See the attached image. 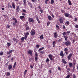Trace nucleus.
<instances>
[{
    "mask_svg": "<svg viewBox=\"0 0 78 78\" xmlns=\"http://www.w3.org/2000/svg\"><path fill=\"white\" fill-rule=\"evenodd\" d=\"M64 44L66 46H69L71 44V42L69 41L63 42Z\"/></svg>",
    "mask_w": 78,
    "mask_h": 78,
    "instance_id": "nucleus-1",
    "label": "nucleus"
},
{
    "mask_svg": "<svg viewBox=\"0 0 78 78\" xmlns=\"http://www.w3.org/2000/svg\"><path fill=\"white\" fill-rule=\"evenodd\" d=\"M66 20V18L62 17H60L59 19V21L61 23H63L64 22V20Z\"/></svg>",
    "mask_w": 78,
    "mask_h": 78,
    "instance_id": "nucleus-2",
    "label": "nucleus"
},
{
    "mask_svg": "<svg viewBox=\"0 0 78 78\" xmlns=\"http://www.w3.org/2000/svg\"><path fill=\"white\" fill-rule=\"evenodd\" d=\"M49 58L50 59L51 61H53V58H55V56H53L51 54H49L48 55Z\"/></svg>",
    "mask_w": 78,
    "mask_h": 78,
    "instance_id": "nucleus-3",
    "label": "nucleus"
},
{
    "mask_svg": "<svg viewBox=\"0 0 78 78\" xmlns=\"http://www.w3.org/2000/svg\"><path fill=\"white\" fill-rule=\"evenodd\" d=\"M12 20H15V22L14 23H13V25H16V23H17V20L16 19V18L15 17L12 18Z\"/></svg>",
    "mask_w": 78,
    "mask_h": 78,
    "instance_id": "nucleus-4",
    "label": "nucleus"
},
{
    "mask_svg": "<svg viewBox=\"0 0 78 78\" xmlns=\"http://www.w3.org/2000/svg\"><path fill=\"white\" fill-rule=\"evenodd\" d=\"M31 36H34L35 34V30L34 29H32L30 32Z\"/></svg>",
    "mask_w": 78,
    "mask_h": 78,
    "instance_id": "nucleus-5",
    "label": "nucleus"
},
{
    "mask_svg": "<svg viewBox=\"0 0 78 78\" xmlns=\"http://www.w3.org/2000/svg\"><path fill=\"white\" fill-rule=\"evenodd\" d=\"M65 16L66 17H72V16L68 13H66L65 14Z\"/></svg>",
    "mask_w": 78,
    "mask_h": 78,
    "instance_id": "nucleus-6",
    "label": "nucleus"
},
{
    "mask_svg": "<svg viewBox=\"0 0 78 78\" xmlns=\"http://www.w3.org/2000/svg\"><path fill=\"white\" fill-rule=\"evenodd\" d=\"M73 55L72 53L70 54L68 56V60H70L71 58V57Z\"/></svg>",
    "mask_w": 78,
    "mask_h": 78,
    "instance_id": "nucleus-7",
    "label": "nucleus"
},
{
    "mask_svg": "<svg viewBox=\"0 0 78 78\" xmlns=\"http://www.w3.org/2000/svg\"><path fill=\"white\" fill-rule=\"evenodd\" d=\"M28 21L29 22H34V20L32 18H28Z\"/></svg>",
    "mask_w": 78,
    "mask_h": 78,
    "instance_id": "nucleus-8",
    "label": "nucleus"
},
{
    "mask_svg": "<svg viewBox=\"0 0 78 78\" xmlns=\"http://www.w3.org/2000/svg\"><path fill=\"white\" fill-rule=\"evenodd\" d=\"M33 51H32V50H30L28 51V54H29V55H33Z\"/></svg>",
    "mask_w": 78,
    "mask_h": 78,
    "instance_id": "nucleus-9",
    "label": "nucleus"
},
{
    "mask_svg": "<svg viewBox=\"0 0 78 78\" xmlns=\"http://www.w3.org/2000/svg\"><path fill=\"white\" fill-rule=\"evenodd\" d=\"M60 55L61 56H62V58H64V53H63V51H62L60 52Z\"/></svg>",
    "mask_w": 78,
    "mask_h": 78,
    "instance_id": "nucleus-10",
    "label": "nucleus"
},
{
    "mask_svg": "<svg viewBox=\"0 0 78 78\" xmlns=\"http://www.w3.org/2000/svg\"><path fill=\"white\" fill-rule=\"evenodd\" d=\"M16 12H19V11H20V8L19 6H17V7L16 8Z\"/></svg>",
    "mask_w": 78,
    "mask_h": 78,
    "instance_id": "nucleus-11",
    "label": "nucleus"
},
{
    "mask_svg": "<svg viewBox=\"0 0 78 78\" xmlns=\"http://www.w3.org/2000/svg\"><path fill=\"white\" fill-rule=\"evenodd\" d=\"M55 38H57L58 37V33L57 32H55L54 34Z\"/></svg>",
    "mask_w": 78,
    "mask_h": 78,
    "instance_id": "nucleus-12",
    "label": "nucleus"
},
{
    "mask_svg": "<svg viewBox=\"0 0 78 78\" xmlns=\"http://www.w3.org/2000/svg\"><path fill=\"white\" fill-rule=\"evenodd\" d=\"M20 19H21L22 20H24V19H25V16H20Z\"/></svg>",
    "mask_w": 78,
    "mask_h": 78,
    "instance_id": "nucleus-13",
    "label": "nucleus"
},
{
    "mask_svg": "<svg viewBox=\"0 0 78 78\" xmlns=\"http://www.w3.org/2000/svg\"><path fill=\"white\" fill-rule=\"evenodd\" d=\"M62 61L64 64H67V62H66V61H65L64 59H62Z\"/></svg>",
    "mask_w": 78,
    "mask_h": 78,
    "instance_id": "nucleus-14",
    "label": "nucleus"
},
{
    "mask_svg": "<svg viewBox=\"0 0 78 78\" xmlns=\"http://www.w3.org/2000/svg\"><path fill=\"white\" fill-rule=\"evenodd\" d=\"M69 24H70V22L69 21H66L65 23V25L66 26L69 25Z\"/></svg>",
    "mask_w": 78,
    "mask_h": 78,
    "instance_id": "nucleus-15",
    "label": "nucleus"
},
{
    "mask_svg": "<svg viewBox=\"0 0 78 78\" xmlns=\"http://www.w3.org/2000/svg\"><path fill=\"white\" fill-rule=\"evenodd\" d=\"M55 44H56V41H54L52 43V45H53V47H55Z\"/></svg>",
    "mask_w": 78,
    "mask_h": 78,
    "instance_id": "nucleus-16",
    "label": "nucleus"
},
{
    "mask_svg": "<svg viewBox=\"0 0 78 78\" xmlns=\"http://www.w3.org/2000/svg\"><path fill=\"white\" fill-rule=\"evenodd\" d=\"M13 50H9V52L7 54V55H9L10 54V53H12V51H13Z\"/></svg>",
    "mask_w": 78,
    "mask_h": 78,
    "instance_id": "nucleus-17",
    "label": "nucleus"
},
{
    "mask_svg": "<svg viewBox=\"0 0 78 78\" xmlns=\"http://www.w3.org/2000/svg\"><path fill=\"white\" fill-rule=\"evenodd\" d=\"M48 20H49L50 21L51 20V16H48Z\"/></svg>",
    "mask_w": 78,
    "mask_h": 78,
    "instance_id": "nucleus-18",
    "label": "nucleus"
},
{
    "mask_svg": "<svg viewBox=\"0 0 78 78\" xmlns=\"http://www.w3.org/2000/svg\"><path fill=\"white\" fill-rule=\"evenodd\" d=\"M29 5H30V8H33V5H32V4L31 3L29 2L28 3Z\"/></svg>",
    "mask_w": 78,
    "mask_h": 78,
    "instance_id": "nucleus-19",
    "label": "nucleus"
},
{
    "mask_svg": "<svg viewBox=\"0 0 78 78\" xmlns=\"http://www.w3.org/2000/svg\"><path fill=\"white\" fill-rule=\"evenodd\" d=\"M12 5L13 8H14V9H15V8H16V7L15 6V4L13 2H12Z\"/></svg>",
    "mask_w": 78,
    "mask_h": 78,
    "instance_id": "nucleus-20",
    "label": "nucleus"
},
{
    "mask_svg": "<svg viewBox=\"0 0 78 78\" xmlns=\"http://www.w3.org/2000/svg\"><path fill=\"white\" fill-rule=\"evenodd\" d=\"M12 65H9L8 67L9 70H11V69H12Z\"/></svg>",
    "mask_w": 78,
    "mask_h": 78,
    "instance_id": "nucleus-21",
    "label": "nucleus"
},
{
    "mask_svg": "<svg viewBox=\"0 0 78 78\" xmlns=\"http://www.w3.org/2000/svg\"><path fill=\"white\" fill-rule=\"evenodd\" d=\"M63 37H64V38H65V41H67V38H68V37H66V36H63Z\"/></svg>",
    "mask_w": 78,
    "mask_h": 78,
    "instance_id": "nucleus-22",
    "label": "nucleus"
},
{
    "mask_svg": "<svg viewBox=\"0 0 78 78\" xmlns=\"http://www.w3.org/2000/svg\"><path fill=\"white\" fill-rule=\"evenodd\" d=\"M44 47H42L41 48H40L39 49V50H38L39 52L41 51H42L43 50H44Z\"/></svg>",
    "mask_w": 78,
    "mask_h": 78,
    "instance_id": "nucleus-23",
    "label": "nucleus"
},
{
    "mask_svg": "<svg viewBox=\"0 0 78 78\" xmlns=\"http://www.w3.org/2000/svg\"><path fill=\"white\" fill-rule=\"evenodd\" d=\"M69 67H72V65H73V64L71 62H69Z\"/></svg>",
    "mask_w": 78,
    "mask_h": 78,
    "instance_id": "nucleus-24",
    "label": "nucleus"
},
{
    "mask_svg": "<svg viewBox=\"0 0 78 78\" xmlns=\"http://www.w3.org/2000/svg\"><path fill=\"white\" fill-rule=\"evenodd\" d=\"M68 3L69 5H72V2L71 1H70V0H68Z\"/></svg>",
    "mask_w": 78,
    "mask_h": 78,
    "instance_id": "nucleus-25",
    "label": "nucleus"
},
{
    "mask_svg": "<svg viewBox=\"0 0 78 78\" xmlns=\"http://www.w3.org/2000/svg\"><path fill=\"white\" fill-rule=\"evenodd\" d=\"M50 3L51 5L53 4L54 3V0H51Z\"/></svg>",
    "mask_w": 78,
    "mask_h": 78,
    "instance_id": "nucleus-26",
    "label": "nucleus"
},
{
    "mask_svg": "<svg viewBox=\"0 0 78 78\" xmlns=\"http://www.w3.org/2000/svg\"><path fill=\"white\" fill-rule=\"evenodd\" d=\"M49 61H50V59H49V58H47L45 61L46 62H49Z\"/></svg>",
    "mask_w": 78,
    "mask_h": 78,
    "instance_id": "nucleus-27",
    "label": "nucleus"
},
{
    "mask_svg": "<svg viewBox=\"0 0 78 78\" xmlns=\"http://www.w3.org/2000/svg\"><path fill=\"white\" fill-rule=\"evenodd\" d=\"M7 45L8 47H10V46H11V43H7Z\"/></svg>",
    "mask_w": 78,
    "mask_h": 78,
    "instance_id": "nucleus-28",
    "label": "nucleus"
},
{
    "mask_svg": "<svg viewBox=\"0 0 78 78\" xmlns=\"http://www.w3.org/2000/svg\"><path fill=\"white\" fill-rule=\"evenodd\" d=\"M40 39H44V37L43 36V35H41L40 36Z\"/></svg>",
    "mask_w": 78,
    "mask_h": 78,
    "instance_id": "nucleus-29",
    "label": "nucleus"
},
{
    "mask_svg": "<svg viewBox=\"0 0 78 78\" xmlns=\"http://www.w3.org/2000/svg\"><path fill=\"white\" fill-rule=\"evenodd\" d=\"M70 76V75L68 74V75L66 77V78H69Z\"/></svg>",
    "mask_w": 78,
    "mask_h": 78,
    "instance_id": "nucleus-30",
    "label": "nucleus"
},
{
    "mask_svg": "<svg viewBox=\"0 0 78 78\" xmlns=\"http://www.w3.org/2000/svg\"><path fill=\"white\" fill-rule=\"evenodd\" d=\"M3 55V52L1 51L0 53V56H2Z\"/></svg>",
    "mask_w": 78,
    "mask_h": 78,
    "instance_id": "nucleus-31",
    "label": "nucleus"
},
{
    "mask_svg": "<svg viewBox=\"0 0 78 78\" xmlns=\"http://www.w3.org/2000/svg\"><path fill=\"white\" fill-rule=\"evenodd\" d=\"M35 56H36L35 57H38V55H37V52H35Z\"/></svg>",
    "mask_w": 78,
    "mask_h": 78,
    "instance_id": "nucleus-32",
    "label": "nucleus"
},
{
    "mask_svg": "<svg viewBox=\"0 0 78 78\" xmlns=\"http://www.w3.org/2000/svg\"><path fill=\"white\" fill-rule=\"evenodd\" d=\"M7 76H9L10 75V73L9 72H7Z\"/></svg>",
    "mask_w": 78,
    "mask_h": 78,
    "instance_id": "nucleus-33",
    "label": "nucleus"
},
{
    "mask_svg": "<svg viewBox=\"0 0 78 78\" xmlns=\"http://www.w3.org/2000/svg\"><path fill=\"white\" fill-rule=\"evenodd\" d=\"M21 40L22 41V42H24V37H23L21 38Z\"/></svg>",
    "mask_w": 78,
    "mask_h": 78,
    "instance_id": "nucleus-34",
    "label": "nucleus"
},
{
    "mask_svg": "<svg viewBox=\"0 0 78 78\" xmlns=\"http://www.w3.org/2000/svg\"><path fill=\"white\" fill-rule=\"evenodd\" d=\"M56 28H57L58 30H59V26L56 25Z\"/></svg>",
    "mask_w": 78,
    "mask_h": 78,
    "instance_id": "nucleus-35",
    "label": "nucleus"
},
{
    "mask_svg": "<svg viewBox=\"0 0 78 78\" xmlns=\"http://www.w3.org/2000/svg\"><path fill=\"white\" fill-rule=\"evenodd\" d=\"M37 59H38V58L37 57H35V61H37Z\"/></svg>",
    "mask_w": 78,
    "mask_h": 78,
    "instance_id": "nucleus-36",
    "label": "nucleus"
},
{
    "mask_svg": "<svg viewBox=\"0 0 78 78\" xmlns=\"http://www.w3.org/2000/svg\"><path fill=\"white\" fill-rule=\"evenodd\" d=\"M64 51L65 52H66V51H68V49L67 48H65L64 49Z\"/></svg>",
    "mask_w": 78,
    "mask_h": 78,
    "instance_id": "nucleus-37",
    "label": "nucleus"
},
{
    "mask_svg": "<svg viewBox=\"0 0 78 78\" xmlns=\"http://www.w3.org/2000/svg\"><path fill=\"white\" fill-rule=\"evenodd\" d=\"M66 32H64L62 34L63 35V36H65V35H66Z\"/></svg>",
    "mask_w": 78,
    "mask_h": 78,
    "instance_id": "nucleus-38",
    "label": "nucleus"
},
{
    "mask_svg": "<svg viewBox=\"0 0 78 78\" xmlns=\"http://www.w3.org/2000/svg\"><path fill=\"white\" fill-rule=\"evenodd\" d=\"M50 23H51V22H49L48 23H47V26L48 27L50 24Z\"/></svg>",
    "mask_w": 78,
    "mask_h": 78,
    "instance_id": "nucleus-39",
    "label": "nucleus"
},
{
    "mask_svg": "<svg viewBox=\"0 0 78 78\" xmlns=\"http://www.w3.org/2000/svg\"><path fill=\"white\" fill-rule=\"evenodd\" d=\"M27 38V35H25L24 36V39L26 40Z\"/></svg>",
    "mask_w": 78,
    "mask_h": 78,
    "instance_id": "nucleus-40",
    "label": "nucleus"
},
{
    "mask_svg": "<svg viewBox=\"0 0 78 78\" xmlns=\"http://www.w3.org/2000/svg\"><path fill=\"white\" fill-rule=\"evenodd\" d=\"M16 66V62H15L13 66V68H15V66Z\"/></svg>",
    "mask_w": 78,
    "mask_h": 78,
    "instance_id": "nucleus-41",
    "label": "nucleus"
},
{
    "mask_svg": "<svg viewBox=\"0 0 78 78\" xmlns=\"http://www.w3.org/2000/svg\"><path fill=\"white\" fill-rule=\"evenodd\" d=\"M32 2L33 3H35V2H36V0H31Z\"/></svg>",
    "mask_w": 78,
    "mask_h": 78,
    "instance_id": "nucleus-42",
    "label": "nucleus"
},
{
    "mask_svg": "<svg viewBox=\"0 0 78 78\" xmlns=\"http://www.w3.org/2000/svg\"><path fill=\"white\" fill-rule=\"evenodd\" d=\"M36 46L37 48H39V47H40V45L39 44H37Z\"/></svg>",
    "mask_w": 78,
    "mask_h": 78,
    "instance_id": "nucleus-43",
    "label": "nucleus"
},
{
    "mask_svg": "<svg viewBox=\"0 0 78 78\" xmlns=\"http://www.w3.org/2000/svg\"><path fill=\"white\" fill-rule=\"evenodd\" d=\"M29 28H30V27H26V30H29Z\"/></svg>",
    "mask_w": 78,
    "mask_h": 78,
    "instance_id": "nucleus-44",
    "label": "nucleus"
},
{
    "mask_svg": "<svg viewBox=\"0 0 78 78\" xmlns=\"http://www.w3.org/2000/svg\"><path fill=\"white\" fill-rule=\"evenodd\" d=\"M75 27L76 28H78V25L76 24L75 26Z\"/></svg>",
    "mask_w": 78,
    "mask_h": 78,
    "instance_id": "nucleus-45",
    "label": "nucleus"
},
{
    "mask_svg": "<svg viewBox=\"0 0 78 78\" xmlns=\"http://www.w3.org/2000/svg\"><path fill=\"white\" fill-rule=\"evenodd\" d=\"M44 53H45V52H44V51H41L40 52V53H41V54H44Z\"/></svg>",
    "mask_w": 78,
    "mask_h": 78,
    "instance_id": "nucleus-46",
    "label": "nucleus"
},
{
    "mask_svg": "<svg viewBox=\"0 0 78 78\" xmlns=\"http://www.w3.org/2000/svg\"><path fill=\"white\" fill-rule=\"evenodd\" d=\"M48 1H49V0H45V4H46V5L47 4V2H48Z\"/></svg>",
    "mask_w": 78,
    "mask_h": 78,
    "instance_id": "nucleus-47",
    "label": "nucleus"
},
{
    "mask_svg": "<svg viewBox=\"0 0 78 78\" xmlns=\"http://www.w3.org/2000/svg\"><path fill=\"white\" fill-rule=\"evenodd\" d=\"M66 34H69V33H70V31H67V32H66Z\"/></svg>",
    "mask_w": 78,
    "mask_h": 78,
    "instance_id": "nucleus-48",
    "label": "nucleus"
},
{
    "mask_svg": "<svg viewBox=\"0 0 78 78\" xmlns=\"http://www.w3.org/2000/svg\"><path fill=\"white\" fill-rule=\"evenodd\" d=\"M23 12L25 13L27 12V11H26V10H25L24 9H23Z\"/></svg>",
    "mask_w": 78,
    "mask_h": 78,
    "instance_id": "nucleus-49",
    "label": "nucleus"
},
{
    "mask_svg": "<svg viewBox=\"0 0 78 78\" xmlns=\"http://www.w3.org/2000/svg\"><path fill=\"white\" fill-rule=\"evenodd\" d=\"M23 5L24 6H27L26 5V2H23Z\"/></svg>",
    "mask_w": 78,
    "mask_h": 78,
    "instance_id": "nucleus-50",
    "label": "nucleus"
},
{
    "mask_svg": "<svg viewBox=\"0 0 78 78\" xmlns=\"http://www.w3.org/2000/svg\"><path fill=\"white\" fill-rule=\"evenodd\" d=\"M75 20H74L75 22H76V21H77V20H78V19H77V18H75Z\"/></svg>",
    "mask_w": 78,
    "mask_h": 78,
    "instance_id": "nucleus-51",
    "label": "nucleus"
},
{
    "mask_svg": "<svg viewBox=\"0 0 78 78\" xmlns=\"http://www.w3.org/2000/svg\"><path fill=\"white\" fill-rule=\"evenodd\" d=\"M58 70H61V68H60V67H59V66H58Z\"/></svg>",
    "mask_w": 78,
    "mask_h": 78,
    "instance_id": "nucleus-52",
    "label": "nucleus"
},
{
    "mask_svg": "<svg viewBox=\"0 0 78 78\" xmlns=\"http://www.w3.org/2000/svg\"><path fill=\"white\" fill-rule=\"evenodd\" d=\"M27 70H25V71H24V74H25H25H26V73H27Z\"/></svg>",
    "mask_w": 78,
    "mask_h": 78,
    "instance_id": "nucleus-53",
    "label": "nucleus"
},
{
    "mask_svg": "<svg viewBox=\"0 0 78 78\" xmlns=\"http://www.w3.org/2000/svg\"><path fill=\"white\" fill-rule=\"evenodd\" d=\"M63 29H65V28H66V27H65V25H63Z\"/></svg>",
    "mask_w": 78,
    "mask_h": 78,
    "instance_id": "nucleus-54",
    "label": "nucleus"
},
{
    "mask_svg": "<svg viewBox=\"0 0 78 78\" xmlns=\"http://www.w3.org/2000/svg\"><path fill=\"white\" fill-rule=\"evenodd\" d=\"M65 53H66V55H68V54H69V52H68V51L65 52Z\"/></svg>",
    "mask_w": 78,
    "mask_h": 78,
    "instance_id": "nucleus-55",
    "label": "nucleus"
},
{
    "mask_svg": "<svg viewBox=\"0 0 78 78\" xmlns=\"http://www.w3.org/2000/svg\"><path fill=\"white\" fill-rule=\"evenodd\" d=\"M73 78H76V76L75 74L73 75Z\"/></svg>",
    "mask_w": 78,
    "mask_h": 78,
    "instance_id": "nucleus-56",
    "label": "nucleus"
},
{
    "mask_svg": "<svg viewBox=\"0 0 78 78\" xmlns=\"http://www.w3.org/2000/svg\"><path fill=\"white\" fill-rule=\"evenodd\" d=\"M30 68L31 69H33V66H31V65L30 66Z\"/></svg>",
    "mask_w": 78,
    "mask_h": 78,
    "instance_id": "nucleus-57",
    "label": "nucleus"
},
{
    "mask_svg": "<svg viewBox=\"0 0 78 78\" xmlns=\"http://www.w3.org/2000/svg\"><path fill=\"white\" fill-rule=\"evenodd\" d=\"M40 11L41 12V13H43V10H40Z\"/></svg>",
    "mask_w": 78,
    "mask_h": 78,
    "instance_id": "nucleus-58",
    "label": "nucleus"
},
{
    "mask_svg": "<svg viewBox=\"0 0 78 78\" xmlns=\"http://www.w3.org/2000/svg\"><path fill=\"white\" fill-rule=\"evenodd\" d=\"M29 33L27 32V33H26V36L27 35H29Z\"/></svg>",
    "mask_w": 78,
    "mask_h": 78,
    "instance_id": "nucleus-59",
    "label": "nucleus"
},
{
    "mask_svg": "<svg viewBox=\"0 0 78 78\" xmlns=\"http://www.w3.org/2000/svg\"><path fill=\"white\" fill-rule=\"evenodd\" d=\"M12 40L14 41H16V39L15 38H13Z\"/></svg>",
    "mask_w": 78,
    "mask_h": 78,
    "instance_id": "nucleus-60",
    "label": "nucleus"
},
{
    "mask_svg": "<svg viewBox=\"0 0 78 78\" xmlns=\"http://www.w3.org/2000/svg\"><path fill=\"white\" fill-rule=\"evenodd\" d=\"M22 14L23 16H26V14L24 13H22Z\"/></svg>",
    "mask_w": 78,
    "mask_h": 78,
    "instance_id": "nucleus-61",
    "label": "nucleus"
},
{
    "mask_svg": "<svg viewBox=\"0 0 78 78\" xmlns=\"http://www.w3.org/2000/svg\"><path fill=\"white\" fill-rule=\"evenodd\" d=\"M38 8L39 9H41V6H40V5L39 6Z\"/></svg>",
    "mask_w": 78,
    "mask_h": 78,
    "instance_id": "nucleus-62",
    "label": "nucleus"
},
{
    "mask_svg": "<svg viewBox=\"0 0 78 78\" xmlns=\"http://www.w3.org/2000/svg\"><path fill=\"white\" fill-rule=\"evenodd\" d=\"M62 41V40H61V39H59L58 41V42H61Z\"/></svg>",
    "mask_w": 78,
    "mask_h": 78,
    "instance_id": "nucleus-63",
    "label": "nucleus"
},
{
    "mask_svg": "<svg viewBox=\"0 0 78 78\" xmlns=\"http://www.w3.org/2000/svg\"><path fill=\"white\" fill-rule=\"evenodd\" d=\"M61 11L62 13H64L65 12L63 10H62Z\"/></svg>",
    "mask_w": 78,
    "mask_h": 78,
    "instance_id": "nucleus-64",
    "label": "nucleus"
}]
</instances>
